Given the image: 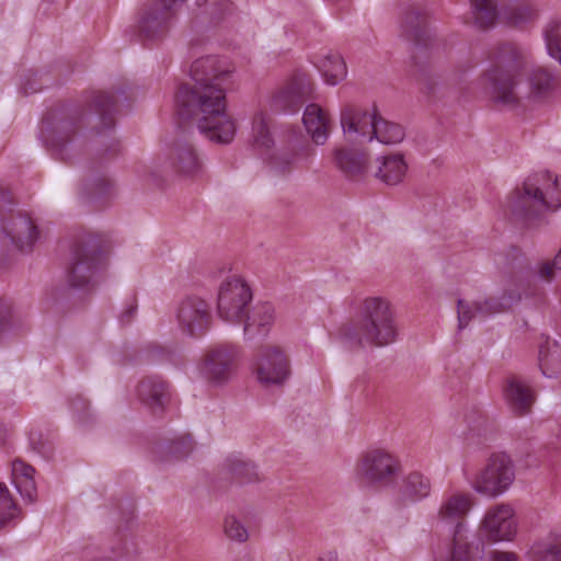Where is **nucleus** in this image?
I'll return each instance as SVG.
<instances>
[{
	"mask_svg": "<svg viewBox=\"0 0 561 561\" xmlns=\"http://www.w3.org/2000/svg\"><path fill=\"white\" fill-rule=\"evenodd\" d=\"M137 398L152 414H161L170 400L169 383L159 376L144 377L137 386Z\"/></svg>",
	"mask_w": 561,
	"mask_h": 561,
	"instance_id": "f3484780",
	"label": "nucleus"
},
{
	"mask_svg": "<svg viewBox=\"0 0 561 561\" xmlns=\"http://www.w3.org/2000/svg\"><path fill=\"white\" fill-rule=\"evenodd\" d=\"M225 5H226V10L230 11L231 3L227 1V2H225Z\"/></svg>",
	"mask_w": 561,
	"mask_h": 561,
	"instance_id": "13d9d810",
	"label": "nucleus"
},
{
	"mask_svg": "<svg viewBox=\"0 0 561 561\" xmlns=\"http://www.w3.org/2000/svg\"><path fill=\"white\" fill-rule=\"evenodd\" d=\"M11 314V302L4 299H0V335L10 327Z\"/></svg>",
	"mask_w": 561,
	"mask_h": 561,
	"instance_id": "8fccbe9b",
	"label": "nucleus"
},
{
	"mask_svg": "<svg viewBox=\"0 0 561 561\" xmlns=\"http://www.w3.org/2000/svg\"><path fill=\"white\" fill-rule=\"evenodd\" d=\"M104 254L101 240L87 234L79 237L72 248L67 280L72 288H90L94 277L103 266Z\"/></svg>",
	"mask_w": 561,
	"mask_h": 561,
	"instance_id": "423d86ee",
	"label": "nucleus"
},
{
	"mask_svg": "<svg viewBox=\"0 0 561 561\" xmlns=\"http://www.w3.org/2000/svg\"><path fill=\"white\" fill-rule=\"evenodd\" d=\"M242 322L244 324V335L248 339L266 335L274 322V307L270 302L259 304L251 313H249V309L247 310Z\"/></svg>",
	"mask_w": 561,
	"mask_h": 561,
	"instance_id": "bb28decb",
	"label": "nucleus"
},
{
	"mask_svg": "<svg viewBox=\"0 0 561 561\" xmlns=\"http://www.w3.org/2000/svg\"><path fill=\"white\" fill-rule=\"evenodd\" d=\"M404 136L405 133L401 125L388 122L379 115L377 116L371 133V140L377 139L379 142L385 145H394L401 142Z\"/></svg>",
	"mask_w": 561,
	"mask_h": 561,
	"instance_id": "c9c22d12",
	"label": "nucleus"
},
{
	"mask_svg": "<svg viewBox=\"0 0 561 561\" xmlns=\"http://www.w3.org/2000/svg\"><path fill=\"white\" fill-rule=\"evenodd\" d=\"M483 527L491 540H511L516 533L513 508L507 504L491 508L483 519Z\"/></svg>",
	"mask_w": 561,
	"mask_h": 561,
	"instance_id": "a211bd4d",
	"label": "nucleus"
},
{
	"mask_svg": "<svg viewBox=\"0 0 561 561\" xmlns=\"http://www.w3.org/2000/svg\"><path fill=\"white\" fill-rule=\"evenodd\" d=\"M359 480L375 489H385L394 484L400 471L399 458L382 448L366 451L357 463Z\"/></svg>",
	"mask_w": 561,
	"mask_h": 561,
	"instance_id": "0eeeda50",
	"label": "nucleus"
},
{
	"mask_svg": "<svg viewBox=\"0 0 561 561\" xmlns=\"http://www.w3.org/2000/svg\"><path fill=\"white\" fill-rule=\"evenodd\" d=\"M314 154V148L308 140H300L282 152L271 157L272 168L279 172L308 168Z\"/></svg>",
	"mask_w": 561,
	"mask_h": 561,
	"instance_id": "6ab92c4d",
	"label": "nucleus"
},
{
	"mask_svg": "<svg viewBox=\"0 0 561 561\" xmlns=\"http://www.w3.org/2000/svg\"><path fill=\"white\" fill-rule=\"evenodd\" d=\"M471 506L472 500L469 494H450L443 500L437 517L440 522L454 526V530L468 531L466 517Z\"/></svg>",
	"mask_w": 561,
	"mask_h": 561,
	"instance_id": "aec40b11",
	"label": "nucleus"
},
{
	"mask_svg": "<svg viewBox=\"0 0 561 561\" xmlns=\"http://www.w3.org/2000/svg\"><path fill=\"white\" fill-rule=\"evenodd\" d=\"M416 80L426 94L438 99L456 95L460 85L456 75L442 77L424 70L416 75Z\"/></svg>",
	"mask_w": 561,
	"mask_h": 561,
	"instance_id": "393cba45",
	"label": "nucleus"
},
{
	"mask_svg": "<svg viewBox=\"0 0 561 561\" xmlns=\"http://www.w3.org/2000/svg\"><path fill=\"white\" fill-rule=\"evenodd\" d=\"M505 398L512 411L517 415L527 414L534 403L533 391L517 378H511L507 381Z\"/></svg>",
	"mask_w": 561,
	"mask_h": 561,
	"instance_id": "c85d7f7f",
	"label": "nucleus"
},
{
	"mask_svg": "<svg viewBox=\"0 0 561 561\" xmlns=\"http://www.w3.org/2000/svg\"><path fill=\"white\" fill-rule=\"evenodd\" d=\"M334 162L348 179H359L367 169V154L355 149H336Z\"/></svg>",
	"mask_w": 561,
	"mask_h": 561,
	"instance_id": "cd10ccee",
	"label": "nucleus"
},
{
	"mask_svg": "<svg viewBox=\"0 0 561 561\" xmlns=\"http://www.w3.org/2000/svg\"><path fill=\"white\" fill-rule=\"evenodd\" d=\"M515 480V465L505 453L492 454L485 467L477 476L473 488L478 493L496 497L503 494Z\"/></svg>",
	"mask_w": 561,
	"mask_h": 561,
	"instance_id": "1a4fd4ad",
	"label": "nucleus"
},
{
	"mask_svg": "<svg viewBox=\"0 0 561 561\" xmlns=\"http://www.w3.org/2000/svg\"><path fill=\"white\" fill-rule=\"evenodd\" d=\"M378 114L355 104H346L340 114L343 133L353 140L371 141V133Z\"/></svg>",
	"mask_w": 561,
	"mask_h": 561,
	"instance_id": "2eb2a0df",
	"label": "nucleus"
},
{
	"mask_svg": "<svg viewBox=\"0 0 561 561\" xmlns=\"http://www.w3.org/2000/svg\"><path fill=\"white\" fill-rule=\"evenodd\" d=\"M70 405H71L72 411L78 414L85 413L89 409L88 401L80 396L72 399Z\"/></svg>",
	"mask_w": 561,
	"mask_h": 561,
	"instance_id": "603ef678",
	"label": "nucleus"
},
{
	"mask_svg": "<svg viewBox=\"0 0 561 561\" xmlns=\"http://www.w3.org/2000/svg\"><path fill=\"white\" fill-rule=\"evenodd\" d=\"M251 301L250 286L240 277H229L219 287L218 314L226 322L241 323Z\"/></svg>",
	"mask_w": 561,
	"mask_h": 561,
	"instance_id": "9b49d317",
	"label": "nucleus"
},
{
	"mask_svg": "<svg viewBox=\"0 0 561 561\" xmlns=\"http://www.w3.org/2000/svg\"><path fill=\"white\" fill-rule=\"evenodd\" d=\"M31 445L35 451L44 458H49L53 455L54 447L48 442H43L41 435H32L30 438Z\"/></svg>",
	"mask_w": 561,
	"mask_h": 561,
	"instance_id": "09e8293b",
	"label": "nucleus"
},
{
	"mask_svg": "<svg viewBox=\"0 0 561 561\" xmlns=\"http://www.w3.org/2000/svg\"><path fill=\"white\" fill-rule=\"evenodd\" d=\"M175 318L179 329L184 334L192 337H201L210 327V306L199 296H185L176 306Z\"/></svg>",
	"mask_w": 561,
	"mask_h": 561,
	"instance_id": "f8f14e48",
	"label": "nucleus"
},
{
	"mask_svg": "<svg viewBox=\"0 0 561 561\" xmlns=\"http://www.w3.org/2000/svg\"><path fill=\"white\" fill-rule=\"evenodd\" d=\"M18 506L13 502L7 486L0 483V528L18 516Z\"/></svg>",
	"mask_w": 561,
	"mask_h": 561,
	"instance_id": "37998d69",
	"label": "nucleus"
},
{
	"mask_svg": "<svg viewBox=\"0 0 561 561\" xmlns=\"http://www.w3.org/2000/svg\"><path fill=\"white\" fill-rule=\"evenodd\" d=\"M194 448V442L190 434L175 435L161 442L153 449L154 458L160 462H171L187 457Z\"/></svg>",
	"mask_w": 561,
	"mask_h": 561,
	"instance_id": "a878e982",
	"label": "nucleus"
},
{
	"mask_svg": "<svg viewBox=\"0 0 561 561\" xmlns=\"http://www.w3.org/2000/svg\"><path fill=\"white\" fill-rule=\"evenodd\" d=\"M340 334L350 346L382 347L393 343L398 324L392 305L383 297L365 298L356 318L344 324Z\"/></svg>",
	"mask_w": 561,
	"mask_h": 561,
	"instance_id": "7ed1b4c3",
	"label": "nucleus"
},
{
	"mask_svg": "<svg viewBox=\"0 0 561 561\" xmlns=\"http://www.w3.org/2000/svg\"><path fill=\"white\" fill-rule=\"evenodd\" d=\"M489 67L481 77L490 98L502 105L515 107L525 98L542 96L556 87V78L546 68H535L528 78L529 89L522 90L519 76L526 64V53L512 42L493 45L488 51Z\"/></svg>",
	"mask_w": 561,
	"mask_h": 561,
	"instance_id": "f03ea898",
	"label": "nucleus"
},
{
	"mask_svg": "<svg viewBox=\"0 0 561 561\" xmlns=\"http://www.w3.org/2000/svg\"><path fill=\"white\" fill-rule=\"evenodd\" d=\"M538 360L546 377L553 378L561 375V345L549 336H542Z\"/></svg>",
	"mask_w": 561,
	"mask_h": 561,
	"instance_id": "c756f323",
	"label": "nucleus"
},
{
	"mask_svg": "<svg viewBox=\"0 0 561 561\" xmlns=\"http://www.w3.org/2000/svg\"><path fill=\"white\" fill-rule=\"evenodd\" d=\"M522 298V286L505 288L500 297H489L477 302L476 309L481 318L490 317L508 310Z\"/></svg>",
	"mask_w": 561,
	"mask_h": 561,
	"instance_id": "7c9ffc66",
	"label": "nucleus"
},
{
	"mask_svg": "<svg viewBox=\"0 0 561 561\" xmlns=\"http://www.w3.org/2000/svg\"><path fill=\"white\" fill-rule=\"evenodd\" d=\"M170 160L174 171L181 175L195 176L202 171V160L193 145L187 141L174 144Z\"/></svg>",
	"mask_w": 561,
	"mask_h": 561,
	"instance_id": "b1692460",
	"label": "nucleus"
},
{
	"mask_svg": "<svg viewBox=\"0 0 561 561\" xmlns=\"http://www.w3.org/2000/svg\"><path fill=\"white\" fill-rule=\"evenodd\" d=\"M229 469L242 482H251L259 478L255 465L241 458L229 459Z\"/></svg>",
	"mask_w": 561,
	"mask_h": 561,
	"instance_id": "79ce46f5",
	"label": "nucleus"
},
{
	"mask_svg": "<svg viewBox=\"0 0 561 561\" xmlns=\"http://www.w3.org/2000/svg\"><path fill=\"white\" fill-rule=\"evenodd\" d=\"M490 561H517V556L513 552L493 551Z\"/></svg>",
	"mask_w": 561,
	"mask_h": 561,
	"instance_id": "864d4df0",
	"label": "nucleus"
},
{
	"mask_svg": "<svg viewBox=\"0 0 561 561\" xmlns=\"http://www.w3.org/2000/svg\"><path fill=\"white\" fill-rule=\"evenodd\" d=\"M39 89H36V88H33V87H24V92L27 94V93H35L37 92Z\"/></svg>",
	"mask_w": 561,
	"mask_h": 561,
	"instance_id": "6e6d98bb",
	"label": "nucleus"
},
{
	"mask_svg": "<svg viewBox=\"0 0 561 561\" xmlns=\"http://www.w3.org/2000/svg\"><path fill=\"white\" fill-rule=\"evenodd\" d=\"M105 146L106 148L101 152L102 159H113L119 151V142L115 138H110Z\"/></svg>",
	"mask_w": 561,
	"mask_h": 561,
	"instance_id": "3c124183",
	"label": "nucleus"
},
{
	"mask_svg": "<svg viewBox=\"0 0 561 561\" xmlns=\"http://www.w3.org/2000/svg\"><path fill=\"white\" fill-rule=\"evenodd\" d=\"M135 312H136V305L131 304V305H130V306H129V307H128V308H127V309L122 313V316H121V321H122L123 323H128V322L131 320V318H133V316H134V313H135Z\"/></svg>",
	"mask_w": 561,
	"mask_h": 561,
	"instance_id": "5fc2aeb1",
	"label": "nucleus"
},
{
	"mask_svg": "<svg viewBox=\"0 0 561 561\" xmlns=\"http://www.w3.org/2000/svg\"><path fill=\"white\" fill-rule=\"evenodd\" d=\"M512 215L528 228L543 222L547 211L561 207V179L548 171L529 175L522 188H516L508 201Z\"/></svg>",
	"mask_w": 561,
	"mask_h": 561,
	"instance_id": "20e7f679",
	"label": "nucleus"
},
{
	"mask_svg": "<svg viewBox=\"0 0 561 561\" xmlns=\"http://www.w3.org/2000/svg\"><path fill=\"white\" fill-rule=\"evenodd\" d=\"M21 496L28 503H33L36 500V485L34 478L24 479L14 483Z\"/></svg>",
	"mask_w": 561,
	"mask_h": 561,
	"instance_id": "de8ad7c7",
	"label": "nucleus"
},
{
	"mask_svg": "<svg viewBox=\"0 0 561 561\" xmlns=\"http://www.w3.org/2000/svg\"><path fill=\"white\" fill-rule=\"evenodd\" d=\"M302 122L312 141L318 146L324 145L331 131V119L328 113L318 104H308Z\"/></svg>",
	"mask_w": 561,
	"mask_h": 561,
	"instance_id": "5701e85b",
	"label": "nucleus"
},
{
	"mask_svg": "<svg viewBox=\"0 0 561 561\" xmlns=\"http://www.w3.org/2000/svg\"><path fill=\"white\" fill-rule=\"evenodd\" d=\"M185 0H156L142 12L138 22V36L144 42L162 39L169 32L178 8Z\"/></svg>",
	"mask_w": 561,
	"mask_h": 561,
	"instance_id": "9d476101",
	"label": "nucleus"
},
{
	"mask_svg": "<svg viewBox=\"0 0 561 561\" xmlns=\"http://www.w3.org/2000/svg\"><path fill=\"white\" fill-rule=\"evenodd\" d=\"M318 69L330 85L337 84L346 76V66L339 54H330L317 64Z\"/></svg>",
	"mask_w": 561,
	"mask_h": 561,
	"instance_id": "e433bc0d",
	"label": "nucleus"
},
{
	"mask_svg": "<svg viewBox=\"0 0 561 561\" xmlns=\"http://www.w3.org/2000/svg\"><path fill=\"white\" fill-rule=\"evenodd\" d=\"M400 34L414 46H426L431 39L427 13L417 9L405 11L400 21Z\"/></svg>",
	"mask_w": 561,
	"mask_h": 561,
	"instance_id": "412c9836",
	"label": "nucleus"
},
{
	"mask_svg": "<svg viewBox=\"0 0 561 561\" xmlns=\"http://www.w3.org/2000/svg\"><path fill=\"white\" fill-rule=\"evenodd\" d=\"M256 374L264 385H282L290 374L287 356L277 346L262 347L257 356Z\"/></svg>",
	"mask_w": 561,
	"mask_h": 561,
	"instance_id": "4468645a",
	"label": "nucleus"
},
{
	"mask_svg": "<svg viewBox=\"0 0 561 561\" xmlns=\"http://www.w3.org/2000/svg\"><path fill=\"white\" fill-rule=\"evenodd\" d=\"M114 184L104 174L91 176L85 184V193L91 198H101L112 194Z\"/></svg>",
	"mask_w": 561,
	"mask_h": 561,
	"instance_id": "a19ab883",
	"label": "nucleus"
},
{
	"mask_svg": "<svg viewBox=\"0 0 561 561\" xmlns=\"http://www.w3.org/2000/svg\"><path fill=\"white\" fill-rule=\"evenodd\" d=\"M93 561H113V560L110 558H100V559H95Z\"/></svg>",
	"mask_w": 561,
	"mask_h": 561,
	"instance_id": "4d7b16f0",
	"label": "nucleus"
},
{
	"mask_svg": "<svg viewBox=\"0 0 561 561\" xmlns=\"http://www.w3.org/2000/svg\"><path fill=\"white\" fill-rule=\"evenodd\" d=\"M538 15L539 10L537 5L530 1L510 4L502 11L504 21L515 27H523L534 23Z\"/></svg>",
	"mask_w": 561,
	"mask_h": 561,
	"instance_id": "473e14b6",
	"label": "nucleus"
},
{
	"mask_svg": "<svg viewBox=\"0 0 561 561\" xmlns=\"http://www.w3.org/2000/svg\"><path fill=\"white\" fill-rule=\"evenodd\" d=\"M115 94L123 96L125 101L127 100L124 89H118L115 92L93 91L91 93L90 106L99 115L104 130H111L115 125V114L117 113Z\"/></svg>",
	"mask_w": 561,
	"mask_h": 561,
	"instance_id": "4be33fe9",
	"label": "nucleus"
},
{
	"mask_svg": "<svg viewBox=\"0 0 561 561\" xmlns=\"http://www.w3.org/2000/svg\"><path fill=\"white\" fill-rule=\"evenodd\" d=\"M252 136L260 149L268 150L273 145L270 127L263 113H256L252 122Z\"/></svg>",
	"mask_w": 561,
	"mask_h": 561,
	"instance_id": "58836bf2",
	"label": "nucleus"
},
{
	"mask_svg": "<svg viewBox=\"0 0 561 561\" xmlns=\"http://www.w3.org/2000/svg\"><path fill=\"white\" fill-rule=\"evenodd\" d=\"M83 117L80 106H62L47 113L41 125V137L54 157L70 159Z\"/></svg>",
	"mask_w": 561,
	"mask_h": 561,
	"instance_id": "39448f33",
	"label": "nucleus"
},
{
	"mask_svg": "<svg viewBox=\"0 0 561 561\" xmlns=\"http://www.w3.org/2000/svg\"><path fill=\"white\" fill-rule=\"evenodd\" d=\"M431 493V481L423 473L412 471L407 474L400 486V497L403 502H417Z\"/></svg>",
	"mask_w": 561,
	"mask_h": 561,
	"instance_id": "2f4dec72",
	"label": "nucleus"
},
{
	"mask_svg": "<svg viewBox=\"0 0 561 561\" xmlns=\"http://www.w3.org/2000/svg\"><path fill=\"white\" fill-rule=\"evenodd\" d=\"M233 71L227 58H197L190 70L194 84H181L175 94L178 116L195 121L198 131L218 144H229L236 135V124L226 112V88Z\"/></svg>",
	"mask_w": 561,
	"mask_h": 561,
	"instance_id": "f257e3e1",
	"label": "nucleus"
},
{
	"mask_svg": "<svg viewBox=\"0 0 561 561\" xmlns=\"http://www.w3.org/2000/svg\"><path fill=\"white\" fill-rule=\"evenodd\" d=\"M548 54L561 64V22L552 21L545 30Z\"/></svg>",
	"mask_w": 561,
	"mask_h": 561,
	"instance_id": "ea45409f",
	"label": "nucleus"
},
{
	"mask_svg": "<svg viewBox=\"0 0 561 561\" xmlns=\"http://www.w3.org/2000/svg\"><path fill=\"white\" fill-rule=\"evenodd\" d=\"M224 530L226 536L233 541L244 542L249 538V534L244 525L233 515L227 516L224 522Z\"/></svg>",
	"mask_w": 561,
	"mask_h": 561,
	"instance_id": "c03bdc74",
	"label": "nucleus"
},
{
	"mask_svg": "<svg viewBox=\"0 0 561 561\" xmlns=\"http://www.w3.org/2000/svg\"><path fill=\"white\" fill-rule=\"evenodd\" d=\"M407 169L403 156L391 154L381 159L376 176L388 185H397L403 180Z\"/></svg>",
	"mask_w": 561,
	"mask_h": 561,
	"instance_id": "72a5a7b5",
	"label": "nucleus"
},
{
	"mask_svg": "<svg viewBox=\"0 0 561 561\" xmlns=\"http://www.w3.org/2000/svg\"><path fill=\"white\" fill-rule=\"evenodd\" d=\"M477 302L470 304L468 301H465L462 299H459L457 302V314H458V327L459 329H465L469 322L480 317L481 314L476 309Z\"/></svg>",
	"mask_w": 561,
	"mask_h": 561,
	"instance_id": "a18cd8bd",
	"label": "nucleus"
},
{
	"mask_svg": "<svg viewBox=\"0 0 561 561\" xmlns=\"http://www.w3.org/2000/svg\"><path fill=\"white\" fill-rule=\"evenodd\" d=\"M534 561H561V536H551L533 548Z\"/></svg>",
	"mask_w": 561,
	"mask_h": 561,
	"instance_id": "4c0bfd02",
	"label": "nucleus"
},
{
	"mask_svg": "<svg viewBox=\"0 0 561 561\" xmlns=\"http://www.w3.org/2000/svg\"><path fill=\"white\" fill-rule=\"evenodd\" d=\"M10 192L0 187V221L3 233L18 249L30 250L38 238L37 227L21 210L7 208L12 204Z\"/></svg>",
	"mask_w": 561,
	"mask_h": 561,
	"instance_id": "6e6552de",
	"label": "nucleus"
},
{
	"mask_svg": "<svg viewBox=\"0 0 561 561\" xmlns=\"http://www.w3.org/2000/svg\"><path fill=\"white\" fill-rule=\"evenodd\" d=\"M473 23L481 30L493 27L499 19V10L494 0H470Z\"/></svg>",
	"mask_w": 561,
	"mask_h": 561,
	"instance_id": "f704fd0d",
	"label": "nucleus"
},
{
	"mask_svg": "<svg viewBox=\"0 0 561 561\" xmlns=\"http://www.w3.org/2000/svg\"><path fill=\"white\" fill-rule=\"evenodd\" d=\"M312 93L313 84L310 79L305 75H298L274 94L271 106L275 111L294 113L312 98Z\"/></svg>",
	"mask_w": 561,
	"mask_h": 561,
	"instance_id": "dca6fc26",
	"label": "nucleus"
},
{
	"mask_svg": "<svg viewBox=\"0 0 561 561\" xmlns=\"http://www.w3.org/2000/svg\"><path fill=\"white\" fill-rule=\"evenodd\" d=\"M239 359V348L233 344L218 343L204 354L203 374L213 382H227L232 376Z\"/></svg>",
	"mask_w": 561,
	"mask_h": 561,
	"instance_id": "ddd939ff",
	"label": "nucleus"
},
{
	"mask_svg": "<svg viewBox=\"0 0 561 561\" xmlns=\"http://www.w3.org/2000/svg\"><path fill=\"white\" fill-rule=\"evenodd\" d=\"M35 469L25 463L23 460L16 459L12 462V474H13V481L19 482L23 481L24 479H31L34 478Z\"/></svg>",
	"mask_w": 561,
	"mask_h": 561,
	"instance_id": "49530a36",
	"label": "nucleus"
}]
</instances>
